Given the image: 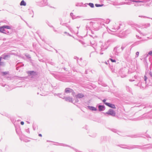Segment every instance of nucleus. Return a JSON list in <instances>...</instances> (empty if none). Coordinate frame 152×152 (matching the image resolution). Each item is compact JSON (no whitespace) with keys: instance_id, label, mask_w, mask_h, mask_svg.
<instances>
[{"instance_id":"obj_1","label":"nucleus","mask_w":152,"mask_h":152,"mask_svg":"<svg viewBox=\"0 0 152 152\" xmlns=\"http://www.w3.org/2000/svg\"><path fill=\"white\" fill-rule=\"evenodd\" d=\"M91 44L95 50H98L103 51L108 48L107 43H103L101 42H99L98 43V46H97L96 48H95L94 47L96 45L95 43L93 44L92 42H91Z\"/></svg>"},{"instance_id":"obj_2","label":"nucleus","mask_w":152,"mask_h":152,"mask_svg":"<svg viewBox=\"0 0 152 152\" xmlns=\"http://www.w3.org/2000/svg\"><path fill=\"white\" fill-rule=\"evenodd\" d=\"M150 26V24L149 23H146L143 24L142 26L140 25L134 24L133 25L132 27L136 29V30L137 31L139 32L140 34H142L143 36H145L148 34V33L141 32V31H140L139 29H138V28H141V29H142L144 28H146L148 27H149Z\"/></svg>"},{"instance_id":"obj_3","label":"nucleus","mask_w":152,"mask_h":152,"mask_svg":"<svg viewBox=\"0 0 152 152\" xmlns=\"http://www.w3.org/2000/svg\"><path fill=\"white\" fill-rule=\"evenodd\" d=\"M98 24L95 22H91L88 25H87L86 26V30H91V28H93L96 30H97L98 28H97L96 26H98Z\"/></svg>"},{"instance_id":"obj_4","label":"nucleus","mask_w":152,"mask_h":152,"mask_svg":"<svg viewBox=\"0 0 152 152\" xmlns=\"http://www.w3.org/2000/svg\"><path fill=\"white\" fill-rule=\"evenodd\" d=\"M123 50L120 46H117L114 49L113 53L115 56H118Z\"/></svg>"},{"instance_id":"obj_5","label":"nucleus","mask_w":152,"mask_h":152,"mask_svg":"<svg viewBox=\"0 0 152 152\" xmlns=\"http://www.w3.org/2000/svg\"><path fill=\"white\" fill-rule=\"evenodd\" d=\"M11 27L8 26H0V32L4 34H7L5 32L6 31L5 29H11Z\"/></svg>"},{"instance_id":"obj_6","label":"nucleus","mask_w":152,"mask_h":152,"mask_svg":"<svg viewBox=\"0 0 152 152\" xmlns=\"http://www.w3.org/2000/svg\"><path fill=\"white\" fill-rule=\"evenodd\" d=\"M60 24L62 26H66L67 28L72 33L77 34L78 33V31H77V32L76 33H75L74 31L73 30L72 28L69 25H67V23H62L61 22L60 23Z\"/></svg>"},{"instance_id":"obj_7","label":"nucleus","mask_w":152,"mask_h":152,"mask_svg":"<svg viewBox=\"0 0 152 152\" xmlns=\"http://www.w3.org/2000/svg\"><path fill=\"white\" fill-rule=\"evenodd\" d=\"M106 114L112 115L113 116H115L116 114L115 112L113 110L111 109H110L107 112H106Z\"/></svg>"},{"instance_id":"obj_8","label":"nucleus","mask_w":152,"mask_h":152,"mask_svg":"<svg viewBox=\"0 0 152 152\" xmlns=\"http://www.w3.org/2000/svg\"><path fill=\"white\" fill-rule=\"evenodd\" d=\"M104 104L108 106V107L114 109H115L116 108L114 104L107 102H105Z\"/></svg>"},{"instance_id":"obj_9","label":"nucleus","mask_w":152,"mask_h":152,"mask_svg":"<svg viewBox=\"0 0 152 152\" xmlns=\"http://www.w3.org/2000/svg\"><path fill=\"white\" fill-rule=\"evenodd\" d=\"M10 54L8 53H5L3 55H2L0 57H10Z\"/></svg>"},{"instance_id":"obj_10","label":"nucleus","mask_w":152,"mask_h":152,"mask_svg":"<svg viewBox=\"0 0 152 152\" xmlns=\"http://www.w3.org/2000/svg\"><path fill=\"white\" fill-rule=\"evenodd\" d=\"M149 55L152 56V50L149 51L148 54H145V57H147Z\"/></svg>"},{"instance_id":"obj_11","label":"nucleus","mask_w":152,"mask_h":152,"mask_svg":"<svg viewBox=\"0 0 152 152\" xmlns=\"http://www.w3.org/2000/svg\"><path fill=\"white\" fill-rule=\"evenodd\" d=\"M26 3L24 0H22L20 4V5L21 6H25L26 5Z\"/></svg>"},{"instance_id":"obj_12","label":"nucleus","mask_w":152,"mask_h":152,"mask_svg":"<svg viewBox=\"0 0 152 152\" xmlns=\"http://www.w3.org/2000/svg\"><path fill=\"white\" fill-rule=\"evenodd\" d=\"M84 96L83 94H79L76 96V97L77 98H81Z\"/></svg>"},{"instance_id":"obj_13","label":"nucleus","mask_w":152,"mask_h":152,"mask_svg":"<svg viewBox=\"0 0 152 152\" xmlns=\"http://www.w3.org/2000/svg\"><path fill=\"white\" fill-rule=\"evenodd\" d=\"M66 100L67 101H69V102H72V99L70 97H68L66 98Z\"/></svg>"},{"instance_id":"obj_14","label":"nucleus","mask_w":152,"mask_h":152,"mask_svg":"<svg viewBox=\"0 0 152 152\" xmlns=\"http://www.w3.org/2000/svg\"><path fill=\"white\" fill-rule=\"evenodd\" d=\"M127 44L126 43H123L121 47L123 50L125 47L126 46Z\"/></svg>"},{"instance_id":"obj_15","label":"nucleus","mask_w":152,"mask_h":152,"mask_svg":"<svg viewBox=\"0 0 152 152\" xmlns=\"http://www.w3.org/2000/svg\"><path fill=\"white\" fill-rule=\"evenodd\" d=\"M72 90V89H71L69 88H66L65 90V92L66 93H70L71 91Z\"/></svg>"},{"instance_id":"obj_16","label":"nucleus","mask_w":152,"mask_h":152,"mask_svg":"<svg viewBox=\"0 0 152 152\" xmlns=\"http://www.w3.org/2000/svg\"><path fill=\"white\" fill-rule=\"evenodd\" d=\"M120 28V26H118V28H116V29L113 28H112V30H111V31L113 32H116V31L117 30H118V29H119Z\"/></svg>"},{"instance_id":"obj_17","label":"nucleus","mask_w":152,"mask_h":152,"mask_svg":"<svg viewBox=\"0 0 152 152\" xmlns=\"http://www.w3.org/2000/svg\"><path fill=\"white\" fill-rule=\"evenodd\" d=\"M88 5L91 7L93 8L94 7V5L93 3H90L88 4Z\"/></svg>"},{"instance_id":"obj_18","label":"nucleus","mask_w":152,"mask_h":152,"mask_svg":"<svg viewBox=\"0 0 152 152\" xmlns=\"http://www.w3.org/2000/svg\"><path fill=\"white\" fill-rule=\"evenodd\" d=\"M103 5H104L103 4H95V6L96 7H102V6H103Z\"/></svg>"},{"instance_id":"obj_19","label":"nucleus","mask_w":152,"mask_h":152,"mask_svg":"<svg viewBox=\"0 0 152 152\" xmlns=\"http://www.w3.org/2000/svg\"><path fill=\"white\" fill-rule=\"evenodd\" d=\"M110 21V20L109 19H106V20H104V22H105V23H106L107 24H108L109 23Z\"/></svg>"},{"instance_id":"obj_20","label":"nucleus","mask_w":152,"mask_h":152,"mask_svg":"<svg viewBox=\"0 0 152 152\" xmlns=\"http://www.w3.org/2000/svg\"><path fill=\"white\" fill-rule=\"evenodd\" d=\"M132 1L133 2H136V3H140V2H143V1H136V0H132Z\"/></svg>"},{"instance_id":"obj_21","label":"nucleus","mask_w":152,"mask_h":152,"mask_svg":"<svg viewBox=\"0 0 152 152\" xmlns=\"http://www.w3.org/2000/svg\"><path fill=\"white\" fill-rule=\"evenodd\" d=\"M99 110L101 111L102 110L103 108H104V107L102 106L99 105Z\"/></svg>"},{"instance_id":"obj_22","label":"nucleus","mask_w":152,"mask_h":152,"mask_svg":"<svg viewBox=\"0 0 152 152\" xmlns=\"http://www.w3.org/2000/svg\"><path fill=\"white\" fill-rule=\"evenodd\" d=\"M90 109L92 110L96 111V108L93 107H90Z\"/></svg>"},{"instance_id":"obj_23","label":"nucleus","mask_w":152,"mask_h":152,"mask_svg":"<svg viewBox=\"0 0 152 152\" xmlns=\"http://www.w3.org/2000/svg\"><path fill=\"white\" fill-rule=\"evenodd\" d=\"M35 72L33 71H30L28 72V73L29 74H30V75H32Z\"/></svg>"},{"instance_id":"obj_24","label":"nucleus","mask_w":152,"mask_h":152,"mask_svg":"<svg viewBox=\"0 0 152 152\" xmlns=\"http://www.w3.org/2000/svg\"><path fill=\"white\" fill-rule=\"evenodd\" d=\"M82 5V4L81 3H77L76 4V6H81Z\"/></svg>"},{"instance_id":"obj_25","label":"nucleus","mask_w":152,"mask_h":152,"mask_svg":"<svg viewBox=\"0 0 152 152\" xmlns=\"http://www.w3.org/2000/svg\"><path fill=\"white\" fill-rule=\"evenodd\" d=\"M64 33L67 34V35L68 36H71V35L69 34V33H67L66 32H64Z\"/></svg>"},{"instance_id":"obj_26","label":"nucleus","mask_w":152,"mask_h":152,"mask_svg":"<svg viewBox=\"0 0 152 152\" xmlns=\"http://www.w3.org/2000/svg\"><path fill=\"white\" fill-rule=\"evenodd\" d=\"M70 15L72 17V18L73 19L74 18V15H73V13H71L70 14Z\"/></svg>"},{"instance_id":"obj_27","label":"nucleus","mask_w":152,"mask_h":152,"mask_svg":"<svg viewBox=\"0 0 152 152\" xmlns=\"http://www.w3.org/2000/svg\"><path fill=\"white\" fill-rule=\"evenodd\" d=\"M141 4H136L135 5V6H141Z\"/></svg>"},{"instance_id":"obj_28","label":"nucleus","mask_w":152,"mask_h":152,"mask_svg":"<svg viewBox=\"0 0 152 152\" xmlns=\"http://www.w3.org/2000/svg\"><path fill=\"white\" fill-rule=\"evenodd\" d=\"M5 32L7 33V34H9L11 33L9 31H7V30H6V31Z\"/></svg>"},{"instance_id":"obj_29","label":"nucleus","mask_w":152,"mask_h":152,"mask_svg":"<svg viewBox=\"0 0 152 152\" xmlns=\"http://www.w3.org/2000/svg\"><path fill=\"white\" fill-rule=\"evenodd\" d=\"M2 73L3 74V75H6L8 74V72H3Z\"/></svg>"},{"instance_id":"obj_30","label":"nucleus","mask_w":152,"mask_h":152,"mask_svg":"<svg viewBox=\"0 0 152 152\" xmlns=\"http://www.w3.org/2000/svg\"><path fill=\"white\" fill-rule=\"evenodd\" d=\"M110 59L111 60V61L112 62H115V60L112 59H111V58H110Z\"/></svg>"},{"instance_id":"obj_31","label":"nucleus","mask_w":152,"mask_h":152,"mask_svg":"<svg viewBox=\"0 0 152 152\" xmlns=\"http://www.w3.org/2000/svg\"><path fill=\"white\" fill-rule=\"evenodd\" d=\"M136 55L138 56L139 54V52H137L136 53Z\"/></svg>"},{"instance_id":"obj_32","label":"nucleus","mask_w":152,"mask_h":152,"mask_svg":"<svg viewBox=\"0 0 152 152\" xmlns=\"http://www.w3.org/2000/svg\"><path fill=\"white\" fill-rule=\"evenodd\" d=\"M136 37H137V38L138 39H141V37H140L139 36H137V35H136Z\"/></svg>"},{"instance_id":"obj_33","label":"nucleus","mask_w":152,"mask_h":152,"mask_svg":"<svg viewBox=\"0 0 152 152\" xmlns=\"http://www.w3.org/2000/svg\"><path fill=\"white\" fill-rule=\"evenodd\" d=\"M20 124L22 125H23L24 124V122L23 121H21L20 122Z\"/></svg>"},{"instance_id":"obj_34","label":"nucleus","mask_w":152,"mask_h":152,"mask_svg":"<svg viewBox=\"0 0 152 152\" xmlns=\"http://www.w3.org/2000/svg\"><path fill=\"white\" fill-rule=\"evenodd\" d=\"M147 79V77H146V76H145V80L146 81Z\"/></svg>"},{"instance_id":"obj_35","label":"nucleus","mask_w":152,"mask_h":152,"mask_svg":"<svg viewBox=\"0 0 152 152\" xmlns=\"http://www.w3.org/2000/svg\"><path fill=\"white\" fill-rule=\"evenodd\" d=\"M1 58H0V65L1 64Z\"/></svg>"},{"instance_id":"obj_36","label":"nucleus","mask_w":152,"mask_h":152,"mask_svg":"<svg viewBox=\"0 0 152 152\" xmlns=\"http://www.w3.org/2000/svg\"><path fill=\"white\" fill-rule=\"evenodd\" d=\"M139 17H142V18H145V16H139Z\"/></svg>"},{"instance_id":"obj_37","label":"nucleus","mask_w":152,"mask_h":152,"mask_svg":"<svg viewBox=\"0 0 152 152\" xmlns=\"http://www.w3.org/2000/svg\"><path fill=\"white\" fill-rule=\"evenodd\" d=\"M106 99H104L103 100V102H106Z\"/></svg>"},{"instance_id":"obj_38","label":"nucleus","mask_w":152,"mask_h":152,"mask_svg":"<svg viewBox=\"0 0 152 152\" xmlns=\"http://www.w3.org/2000/svg\"><path fill=\"white\" fill-rule=\"evenodd\" d=\"M39 137H42V135L41 134H39Z\"/></svg>"},{"instance_id":"obj_39","label":"nucleus","mask_w":152,"mask_h":152,"mask_svg":"<svg viewBox=\"0 0 152 152\" xmlns=\"http://www.w3.org/2000/svg\"><path fill=\"white\" fill-rule=\"evenodd\" d=\"M81 43L83 44H85V43L83 42H81Z\"/></svg>"},{"instance_id":"obj_40","label":"nucleus","mask_w":152,"mask_h":152,"mask_svg":"<svg viewBox=\"0 0 152 152\" xmlns=\"http://www.w3.org/2000/svg\"><path fill=\"white\" fill-rule=\"evenodd\" d=\"M54 31H56V30H54Z\"/></svg>"},{"instance_id":"obj_41","label":"nucleus","mask_w":152,"mask_h":152,"mask_svg":"<svg viewBox=\"0 0 152 152\" xmlns=\"http://www.w3.org/2000/svg\"><path fill=\"white\" fill-rule=\"evenodd\" d=\"M79 28V27H77V28Z\"/></svg>"},{"instance_id":"obj_42","label":"nucleus","mask_w":152,"mask_h":152,"mask_svg":"<svg viewBox=\"0 0 152 152\" xmlns=\"http://www.w3.org/2000/svg\"><path fill=\"white\" fill-rule=\"evenodd\" d=\"M100 54H103V53H100Z\"/></svg>"},{"instance_id":"obj_43","label":"nucleus","mask_w":152,"mask_h":152,"mask_svg":"<svg viewBox=\"0 0 152 152\" xmlns=\"http://www.w3.org/2000/svg\"><path fill=\"white\" fill-rule=\"evenodd\" d=\"M56 52L57 53V50H56Z\"/></svg>"}]
</instances>
